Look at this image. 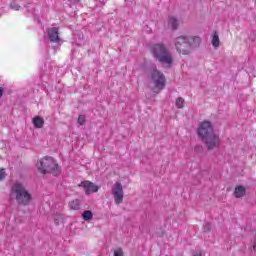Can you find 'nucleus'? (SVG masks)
I'll return each mask as SVG.
<instances>
[{"instance_id":"4be33fe9","label":"nucleus","mask_w":256,"mask_h":256,"mask_svg":"<svg viewBox=\"0 0 256 256\" xmlns=\"http://www.w3.org/2000/svg\"><path fill=\"white\" fill-rule=\"evenodd\" d=\"M77 121L79 125H85V117L83 115H79Z\"/></svg>"},{"instance_id":"393cba45","label":"nucleus","mask_w":256,"mask_h":256,"mask_svg":"<svg viewBox=\"0 0 256 256\" xmlns=\"http://www.w3.org/2000/svg\"><path fill=\"white\" fill-rule=\"evenodd\" d=\"M194 256H202L201 253H196Z\"/></svg>"},{"instance_id":"412c9836","label":"nucleus","mask_w":256,"mask_h":256,"mask_svg":"<svg viewBox=\"0 0 256 256\" xmlns=\"http://www.w3.org/2000/svg\"><path fill=\"white\" fill-rule=\"evenodd\" d=\"M7 177V174L5 173V169L0 168V181H3Z\"/></svg>"},{"instance_id":"39448f33","label":"nucleus","mask_w":256,"mask_h":256,"mask_svg":"<svg viewBox=\"0 0 256 256\" xmlns=\"http://www.w3.org/2000/svg\"><path fill=\"white\" fill-rule=\"evenodd\" d=\"M150 75L151 83L154 85L152 88L153 93H160L163 91V89H165V75L157 69H153Z\"/></svg>"},{"instance_id":"6ab92c4d","label":"nucleus","mask_w":256,"mask_h":256,"mask_svg":"<svg viewBox=\"0 0 256 256\" xmlns=\"http://www.w3.org/2000/svg\"><path fill=\"white\" fill-rule=\"evenodd\" d=\"M211 231V224L210 223H206L203 227V232L204 233H209Z\"/></svg>"},{"instance_id":"4468645a","label":"nucleus","mask_w":256,"mask_h":256,"mask_svg":"<svg viewBox=\"0 0 256 256\" xmlns=\"http://www.w3.org/2000/svg\"><path fill=\"white\" fill-rule=\"evenodd\" d=\"M168 25L175 30L177 27H179V20H177L175 16H171L168 20Z\"/></svg>"},{"instance_id":"6e6552de","label":"nucleus","mask_w":256,"mask_h":256,"mask_svg":"<svg viewBox=\"0 0 256 256\" xmlns=\"http://www.w3.org/2000/svg\"><path fill=\"white\" fill-rule=\"evenodd\" d=\"M111 193L114 197V203L116 205H121L123 203V197L125 193L123 192V184L121 182H116L111 190Z\"/></svg>"},{"instance_id":"a211bd4d","label":"nucleus","mask_w":256,"mask_h":256,"mask_svg":"<svg viewBox=\"0 0 256 256\" xmlns=\"http://www.w3.org/2000/svg\"><path fill=\"white\" fill-rule=\"evenodd\" d=\"M54 223H55V225H59V223H63V215L55 214L54 215Z\"/></svg>"},{"instance_id":"0eeeda50","label":"nucleus","mask_w":256,"mask_h":256,"mask_svg":"<svg viewBox=\"0 0 256 256\" xmlns=\"http://www.w3.org/2000/svg\"><path fill=\"white\" fill-rule=\"evenodd\" d=\"M197 133L201 141L206 137H209V135H213L215 133V130L213 129V124H211V122L207 120L201 122L198 127Z\"/></svg>"},{"instance_id":"f03ea898","label":"nucleus","mask_w":256,"mask_h":256,"mask_svg":"<svg viewBox=\"0 0 256 256\" xmlns=\"http://www.w3.org/2000/svg\"><path fill=\"white\" fill-rule=\"evenodd\" d=\"M11 195H13L16 199L18 205H22V207H27L31 205V201H33V196L23 184L16 182L13 184L11 188Z\"/></svg>"},{"instance_id":"5701e85b","label":"nucleus","mask_w":256,"mask_h":256,"mask_svg":"<svg viewBox=\"0 0 256 256\" xmlns=\"http://www.w3.org/2000/svg\"><path fill=\"white\" fill-rule=\"evenodd\" d=\"M253 251H254V253L256 255V241L254 242V245H253Z\"/></svg>"},{"instance_id":"b1692460","label":"nucleus","mask_w":256,"mask_h":256,"mask_svg":"<svg viewBox=\"0 0 256 256\" xmlns=\"http://www.w3.org/2000/svg\"><path fill=\"white\" fill-rule=\"evenodd\" d=\"M0 97H3V88L0 87Z\"/></svg>"},{"instance_id":"2eb2a0df","label":"nucleus","mask_w":256,"mask_h":256,"mask_svg":"<svg viewBox=\"0 0 256 256\" xmlns=\"http://www.w3.org/2000/svg\"><path fill=\"white\" fill-rule=\"evenodd\" d=\"M82 219L84 221H91V219H93V212H91V210H85L82 213Z\"/></svg>"},{"instance_id":"f3484780","label":"nucleus","mask_w":256,"mask_h":256,"mask_svg":"<svg viewBox=\"0 0 256 256\" xmlns=\"http://www.w3.org/2000/svg\"><path fill=\"white\" fill-rule=\"evenodd\" d=\"M176 107L177 109H183V107H185V99L178 97L176 99Z\"/></svg>"},{"instance_id":"dca6fc26","label":"nucleus","mask_w":256,"mask_h":256,"mask_svg":"<svg viewBox=\"0 0 256 256\" xmlns=\"http://www.w3.org/2000/svg\"><path fill=\"white\" fill-rule=\"evenodd\" d=\"M220 40H219V34L217 32H213L212 34V45L213 47H219L220 45Z\"/></svg>"},{"instance_id":"9b49d317","label":"nucleus","mask_w":256,"mask_h":256,"mask_svg":"<svg viewBox=\"0 0 256 256\" xmlns=\"http://www.w3.org/2000/svg\"><path fill=\"white\" fill-rule=\"evenodd\" d=\"M32 123L35 129H43V125H45V120L41 116H35L32 119Z\"/></svg>"},{"instance_id":"9d476101","label":"nucleus","mask_w":256,"mask_h":256,"mask_svg":"<svg viewBox=\"0 0 256 256\" xmlns=\"http://www.w3.org/2000/svg\"><path fill=\"white\" fill-rule=\"evenodd\" d=\"M48 39L51 43H60L61 38L59 37V28L53 27L47 29Z\"/></svg>"},{"instance_id":"7ed1b4c3","label":"nucleus","mask_w":256,"mask_h":256,"mask_svg":"<svg viewBox=\"0 0 256 256\" xmlns=\"http://www.w3.org/2000/svg\"><path fill=\"white\" fill-rule=\"evenodd\" d=\"M36 167L42 175H47L49 173L57 175L58 173H61L57 160L51 156H45L38 160Z\"/></svg>"},{"instance_id":"ddd939ff","label":"nucleus","mask_w":256,"mask_h":256,"mask_svg":"<svg viewBox=\"0 0 256 256\" xmlns=\"http://www.w3.org/2000/svg\"><path fill=\"white\" fill-rule=\"evenodd\" d=\"M69 208L72 209V211H79V209H81V203L79 200H72L69 202Z\"/></svg>"},{"instance_id":"20e7f679","label":"nucleus","mask_w":256,"mask_h":256,"mask_svg":"<svg viewBox=\"0 0 256 256\" xmlns=\"http://www.w3.org/2000/svg\"><path fill=\"white\" fill-rule=\"evenodd\" d=\"M151 52L153 53L155 59L162 63L163 65H172L173 64V56L171 52L167 49L164 44L158 43L154 44L151 47Z\"/></svg>"},{"instance_id":"423d86ee","label":"nucleus","mask_w":256,"mask_h":256,"mask_svg":"<svg viewBox=\"0 0 256 256\" xmlns=\"http://www.w3.org/2000/svg\"><path fill=\"white\" fill-rule=\"evenodd\" d=\"M202 142L206 145L208 151H213V149H219L221 146V138H219V134L213 133L206 138L202 139Z\"/></svg>"},{"instance_id":"1a4fd4ad","label":"nucleus","mask_w":256,"mask_h":256,"mask_svg":"<svg viewBox=\"0 0 256 256\" xmlns=\"http://www.w3.org/2000/svg\"><path fill=\"white\" fill-rule=\"evenodd\" d=\"M79 187H83L86 195H91V193H97L99 191V186L95 185L91 181H83L79 184Z\"/></svg>"},{"instance_id":"aec40b11","label":"nucleus","mask_w":256,"mask_h":256,"mask_svg":"<svg viewBox=\"0 0 256 256\" xmlns=\"http://www.w3.org/2000/svg\"><path fill=\"white\" fill-rule=\"evenodd\" d=\"M114 256H124L123 249L118 248L114 250Z\"/></svg>"},{"instance_id":"f8f14e48","label":"nucleus","mask_w":256,"mask_h":256,"mask_svg":"<svg viewBox=\"0 0 256 256\" xmlns=\"http://www.w3.org/2000/svg\"><path fill=\"white\" fill-rule=\"evenodd\" d=\"M245 188L244 186H237L234 190V197H236V199H241V197H245Z\"/></svg>"},{"instance_id":"f257e3e1","label":"nucleus","mask_w":256,"mask_h":256,"mask_svg":"<svg viewBox=\"0 0 256 256\" xmlns=\"http://www.w3.org/2000/svg\"><path fill=\"white\" fill-rule=\"evenodd\" d=\"M174 45L176 51L180 55H189L191 53V49L199 47V45H201V37L178 36L174 41Z\"/></svg>"}]
</instances>
